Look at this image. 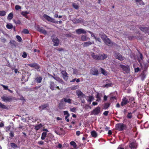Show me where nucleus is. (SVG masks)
I'll list each match as a JSON object with an SVG mask.
<instances>
[{
    "label": "nucleus",
    "instance_id": "473e14b6",
    "mask_svg": "<svg viewBox=\"0 0 149 149\" xmlns=\"http://www.w3.org/2000/svg\"><path fill=\"white\" fill-rule=\"evenodd\" d=\"M70 144L72 146H73V147L74 148H76L77 145L76 143H75V142H74V141H71L70 143Z\"/></svg>",
    "mask_w": 149,
    "mask_h": 149
},
{
    "label": "nucleus",
    "instance_id": "5701e85b",
    "mask_svg": "<svg viewBox=\"0 0 149 149\" xmlns=\"http://www.w3.org/2000/svg\"><path fill=\"white\" fill-rule=\"evenodd\" d=\"M42 78L41 77H37L36 78L35 80L37 83H40L41 82Z\"/></svg>",
    "mask_w": 149,
    "mask_h": 149
},
{
    "label": "nucleus",
    "instance_id": "79ce46f5",
    "mask_svg": "<svg viewBox=\"0 0 149 149\" xmlns=\"http://www.w3.org/2000/svg\"><path fill=\"white\" fill-rule=\"evenodd\" d=\"M132 113L131 112H129L128 113V114L127 116V117L129 119H130L132 117Z\"/></svg>",
    "mask_w": 149,
    "mask_h": 149
},
{
    "label": "nucleus",
    "instance_id": "774afa93",
    "mask_svg": "<svg viewBox=\"0 0 149 149\" xmlns=\"http://www.w3.org/2000/svg\"><path fill=\"white\" fill-rule=\"evenodd\" d=\"M38 143L40 145H43L44 144V142L43 141H41L38 142Z\"/></svg>",
    "mask_w": 149,
    "mask_h": 149
},
{
    "label": "nucleus",
    "instance_id": "c03bdc74",
    "mask_svg": "<svg viewBox=\"0 0 149 149\" xmlns=\"http://www.w3.org/2000/svg\"><path fill=\"white\" fill-rule=\"evenodd\" d=\"M10 136V138H13L14 136V132L13 131H11L10 133L9 134Z\"/></svg>",
    "mask_w": 149,
    "mask_h": 149
},
{
    "label": "nucleus",
    "instance_id": "f3484780",
    "mask_svg": "<svg viewBox=\"0 0 149 149\" xmlns=\"http://www.w3.org/2000/svg\"><path fill=\"white\" fill-rule=\"evenodd\" d=\"M49 106V104H44L40 106L39 107V109L40 111H42V110L45 109L46 108Z\"/></svg>",
    "mask_w": 149,
    "mask_h": 149
},
{
    "label": "nucleus",
    "instance_id": "f257e3e1",
    "mask_svg": "<svg viewBox=\"0 0 149 149\" xmlns=\"http://www.w3.org/2000/svg\"><path fill=\"white\" fill-rule=\"evenodd\" d=\"M91 56L94 59L96 60H103L107 57V56L105 54L100 55L98 56L95 55L94 53H92Z\"/></svg>",
    "mask_w": 149,
    "mask_h": 149
},
{
    "label": "nucleus",
    "instance_id": "6e6552de",
    "mask_svg": "<svg viewBox=\"0 0 149 149\" xmlns=\"http://www.w3.org/2000/svg\"><path fill=\"white\" fill-rule=\"evenodd\" d=\"M129 147L131 149L136 148L137 147V144L136 141H133L130 143Z\"/></svg>",
    "mask_w": 149,
    "mask_h": 149
},
{
    "label": "nucleus",
    "instance_id": "423d86ee",
    "mask_svg": "<svg viewBox=\"0 0 149 149\" xmlns=\"http://www.w3.org/2000/svg\"><path fill=\"white\" fill-rule=\"evenodd\" d=\"M49 88H50L52 91H53L54 90H56L55 88H56L58 90H60V88L59 86H56V85L54 82L53 81H51L50 82L49 84Z\"/></svg>",
    "mask_w": 149,
    "mask_h": 149
},
{
    "label": "nucleus",
    "instance_id": "b1692460",
    "mask_svg": "<svg viewBox=\"0 0 149 149\" xmlns=\"http://www.w3.org/2000/svg\"><path fill=\"white\" fill-rule=\"evenodd\" d=\"M91 134L92 136L94 138H96L97 136V133L94 130L91 131Z\"/></svg>",
    "mask_w": 149,
    "mask_h": 149
},
{
    "label": "nucleus",
    "instance_id": "6e6d98bb",
    "mask_svg": "<svg viewBox=\"0 0 149 149\" xmlns=\"http://www.w3.org/2000/svg\"><path fill=\"white\" fill-rule=\"evenodd\" d=\"M104 82L107 83V84L112 83L111 82V81H110L109 80L107 79H106V80H104Z\"/></svg>",
    "mask_w": 149,
    "mask_h": 149
},
{
    "label": "nucleus",
    "instance_id": "864d4df0",
    "mask_svg": "<svg viewBox=\"0 0 149 149\" xmlns=\"http://www.w3.org/2000/svg\"><path fill=\"white\" fill-rule=\"evenodd\" d=\"M4 88L5 90H7L8 89V87L7 86H5L3 85H1Z\"/></svg>",
    "mask_w": 149,
    "mask_h": 149
},
{
    "label": "nucleus",
    "instance_id": "2eb2a0df",
    "mask_svg": "<svg viewBox=\"0 0 149 149\" xmlns=\"http://www.w3.org/2000/svg\"><path fill=\"white\" fill-rule=\"evenodd\" d=\"M61 73L63 75V78L65 80L67 81L68 79V74L66 71L65 70L62 71Z\"/></svg>",
    "mask_w": 149,
    "mask_h": 149
},
{
    "label": "nucleus",
    "instance_id": "603ef678",
    "mask_svg": "<svg viewBox=\"0 0 149 149\" xmlns=\"http://www.w3.org/2000/svg\"><path fill=\"white\" fill-rule=\"evenodd\" d=\"M93 99V96H90L88 97V101L89 102H91Z\"/></svg>",
    "mask_w": 149,
    "mask_h": 149
},
{
    "label": "nucleus",
    "instance_id": "680f3d73",
    "mask_svg": "<svg viewBox=\"0 0 149 149\" xmlns=\"http://www.w3.org/2000/svg\"><path fill=\"white\" fill-rule=\"evenodd\" d=\"M1 41L5 43L6 42V40L5 38H1Z\"/></svg>",
    "mask_w": 149,
    "mask_h": 149
},
{
    "label": "nucleus",
    "instance_id": "4468645a",
    "mask_svg": "<svg viewBox=\"0 0 149 149\" xmlns=\"http://www.w3.org/2000/svg\"><path fill=\"white\" fill-rule=\"evenodd\" d=\"M120 67L123 69L125 73H127L129 72L130 70V69L129 67V66H120Z\"/></svg>",
    "mask_w": 149,
    "mask_h": 149
},
{
    "label": "nucleus",
    "instance_id": "412c9836",
    "mask_svg": "<svg viewBox=\"0 0 149 149\" xmlns=\"http://www.w3.org/2000/svg\"><path fill=\"white\" fill-rule=\"evenodd\" d=\"M143 60V56L140 53L139 57L138 58V60L139 62L140 63V65H142V62Z\"/></svg>",
    "mask_w": 149,
    "mask_h": 149
},
{
    "label": "nucleus",
    "instance_id": "a211bd4d",
    "mask_svg": "<svg viewBox=\"0 0 149 149\" xmlns=\"http://www.w3.org/2000/svg\"><path fill=\"white\" fill-rule=\"evenodd\" d=\"M140 29L141 31H143L145 33L149 34V28L141 27Z\"/></svg>",
    "mask_w": 149,
    "mask_h": 149
},
{
    "label": "nucleus",
    "instance_id": "4c0bfd02",
    "mask_svg": "<svg viewBox=\"0 0 149 149\" xmlns=\"http://www.w3.org/2000/svg\"><path fill=\"white\" fill-rule=\"evenodd\" d=\"M96 97L97 98V99L96 100V101H99L101 100V98L99 95V94L98 93H97L96 96Z\"/></svg>",
    "mask_w": 149,
    "mask_h": 149
},
{
    "label": "nucleus",
    "instance_id": "3c124183",
    "mask_svg": "<svg viewBox=\"0 0 149 149\" xmlns=\"http://www.w3.org/2000/svg\"><path fill=\"white\" fill-rule=\"evenodd\" d=\"M27 56V54L25 52H24L22 55V56L24 58H26Z\"/></svg>",
    "mask_w": 149,
    "mask_h": 149
},
{
    "label": "nucleus",
    "instance_id": "09e8293b",
    "mask_svg": "<svg viewBox=\"0 0 149 149\" xmlns=\"http://www.w3.org/2000/svg\"><path fill=\"white\" fill-rule=\"evenodd\" d=\"M63 113L64 115H66V116H69L70 115V114L68 113V111H64Z\"/></svg>",
    "mask_w": 149,
    "mask_h": 149
},
{
    "label": "nucleus",
    "instance_id": "ea45409f",
    "mask_svg": "<svg viewBox=\"0 0 149 149\" xmlns=\"http://www.w3.org/2000/svg\"><path fill=\"white\" fill-rule=\"evenodd\" d=\"M72 6L74 8L76 9H77L79 8V6L76 4L75 3H72Z\"/></svg>",
    "mask_w": 149,
    "mask_h": 149
},
{
    "label": "nucleus",
    "instance_id": "dca6fc26",
    "mask_svg": "<svg viewBox=\"0 0 149 149\" xmlns=\"http://www.w3.org/2000/svg\"><path fill=\"white\" fill-rule=\"evenodd\" d=\"M91 73L93 75H97L98 74V72L97 70L94 68L92 69Z\"/></svg>",
    "mask_w": 149,
    "mask_h": 149
},
{
    "label": "nucleus",
    "instance_id": "e433bc0d",
    "mask_svg": "<svg viewBox=\"0 0 149 149\" xmlns=\"http://www.w3.org/2000/svg\"><path fill=\"white\" fill-rule=\"evenodd\" d=\"M13 13H10L8 15L7 18L9 20H11L13 18Z\"/></svg>",
    "mask_w": 149,
    "mask_h": 149
},
{
    "label": "nucleus",
    "instance_id": "20e7f679",
    "mask_svg": "<svg viewBox=\"0 0 149 149\" xmlns=\"http://www.w3.org/2000/svg\"><path fill=\"white\" fill-rule=\"evenodd\" d=\"M43 17L47 21L52 22L54 23H58V21H55L54 19L52 18L46 14H44Z\"/></svg>",
    "mask_w": 149,
    "mask_h": 149
},
{
    "label": "nucleus",
    "instance_id": "49530a36",
    "mask_svg": "<svg viewBox=\"0 0 149 149\" xmlns=\"http://www.w3.org/2000/svg\"><path fill=\"white\" fill-rule=\"evenodd\" d=\"M17 38V40L19 42H21L22 39L21 37L17 35L16 36Z\"/></svg>",
    "mask_w": 149,
    "mask_h": 149
},
{
    "label": "nucleus",
    "instance_id": "39448f33",
    "mask_svg": "<svg viewBox=\"0 0 149 149\" xmlns=\"http://www.w3.org/2000/svg\"><path fill=\"white\" fill-rule=\"evenodd\" d=\"M101 108L99 107H97L94 109L91 112V115H98L100 112Z\"/></svg>",
    "mask_w": 149,
    "mask_h": 149
},
{
    "label": "nucleus",
    "instance_id": "1a4fd4ad",
    "mask_svg": "<svg viewBox=\"0 0 149 149\" xmlns=\"http://www.w3.org/2000/svg\"><path fill=\"white\" fill-rule=\"evenodd\" d=\"M52 41L54 43V46H57L58 45L59 41L58 39L56 37H53L52 38Z\"/></svg>",
    "mask_w": 149,
    "mask_h": 149
},
{
    "label": "nucleus",
    "instance_id": "a878e982",
    "mask_svg": "<svg viewBox=\"0 0 149 149\" xmlns=\"http://www.w3.org/2000/svg\"><path fill=\"white\" fill-rule=\"evenodd\" d=\"M61 100V102L59 103V104H58V107L59 109H62L64 107V105L63 103L62 102V100Z\"/></svg>",
    "mask_w": 149,
    "mask_h": 149
},
{
    "label": "nucleus",
    "instance_id": "c756f323",
    "mask_svg": "<svg viewBox=\"0 0 149 149\" xmlns=\"http://www.w3.org/2000/svg\"><path fill=\"white\" fill-rule=\"evenodd\" d=\"M110 104L109 103H106L104 104V108L105 109H107L110 106Z\"/></svg>",
    "mask_w": 149,
    "mask_h": 149
},
{
    "label": "nucleus",
    "instance_id": "f704fd0d",
    "mask_svg": "<svg viewBox=\"0 0 149 149\" xmlns=\"http://www.w3.org/2000/svg\"><path fill=\"white\" fill-rule=\"evenodd\" d=\"M112 83H107L106 84L104 85H103V87H106V88H108L109 87L111 86L112 85Z\"/></svg>",
    "mask_w": 149,
    "mask_h": 149
},
{
    "label": "nucleus",
    "instance_id": "9b49d317",
    "mask_svg": "<svg viewBox=\"0 0 149 149\" xmlns=\"http://www.w3.org/2000/svg\"><path fill=\"white\" fill-rule=\"evenodd\" d=\"M36 28L38 31L40 32V33L44 34H47L46 31L43 28L40 27L38 26H37L36 27Z\"/></svg>",
    "mask_w": 149,
    "mask_h": 149
},
{
    "label": "nucleus",
    "instance_id": "7c9ffc66",
    "mask_svg": "<svg viewBox=\"0 0 149 149\" xmlns=\"http://www.w3.org/2000/svg\"><path fill=\"white\" fill-rule=\"evenodd\" d=\"M28 14V13L27 11H22L21 13V14L24 16L26 18H28V17L27 15Z\"/></svg>",
    "mask_w": 149,
    "mask_h": 149
},
{
    "label": "nucleus",
    "instance_id": "052dcab7",
    "mask_svg": "<svg viewBox=\"0 0 149 149\" xmlns=\"http://www.w3.org/2000/svg\"><path fill=\"white\" fill-rule=\"evenodd\" d=\"M81 134L80 131H77L76 132V134L77 136H79Z\"/></svg>",
    "mask_w": 149,
    "mask_h": 149
},
{
    "label": "nucleus",
    "instance_id": "bf43d9fd",
    "mask_svg": "<svg viewBox=\"0 0 149 149\" xmlns=\"http://www.w3.org/2000/svg\"><path fill=\"white\" fill-rule=\"evenodd\" d=\"M14 22L16 24H19L21 23L20 21L19 20L16 21H14Z\"/></svg>",
    "mask_w": 149,
    "mask_h": 149
},
{
    "label": "nucleus",
    "instance_id": "a18cd8bd",
    "mask_svg": "<svg viewBox=\"0 0 149 149\" xmlns=\"http://www.w3.org/2000/svg\"><path fill=\"white\" fill-rule=\"evenodd\" d=\"M82 21V19L81 18H79L76 20L75 23H79L81 22Z\"/></svg>",
    "mask_w": 149,
    "mask_h": 149
},
{
    "label": "nucleus",
    "instance_id": "de8ad7c7",
    "mask_svg": "<svg viewBox=\"0 0 149 149\" xmlns=\"http://www.w3.org/2000/svg\"><path fill=\"white\" fill-rule=\"evenodd\" d=\"M23 33H24L28 34L29 33V31L27 29H24L22 31Z\"/></svg>",
    "mask_w": 149,
    "mask_h": 149
},
{
    "label": "nucleus",
    "instance_id": "c85d7f7f",
    "mask_svg": "<svg viewBox=\"0 0 149 149\" xmlns=\"http://www.w3.org/2000/svg\"><path fill=\"white\" fill-rule=\"evenodd\" d=\"M101 72V73L104 75L107 76V72L102 68H101L100 69Z\"/></svg>",
    "mask_w": 149,
    "mask_h": 149
},
{
    "label": "nucleus",
    "instance_id": "58836bf2",
    "mask_svg": "<svg viewBox=\"0 0 149 149\" xmlns=\"http://www.w3.org/2000/svg\"><path fill=\"white\" fill-rule=\"evenodd\" d=\"M6 14V12L4 11H0V16H3Z\"/></svg>",
    "mask_w": 149,
    "mask_h": 149
},
{
    "label": "nucleus",
    "instance_id": "7ed1b4c3",
    "mask_svg": "<svg viewBox=\"0 0 149 149\" xmlns=\"http://www.w3.org/2000/svg\"><path fill=\"white\" fill-rule=\"evenodd\" d=\"M126 126L123 123H119L116 124L115 127L116 130L119 131H122L124 130L126 127Z\"/></svg>",
    "mask_w": 149,
    "mask_h": 149
},
{
    "label": "nucleus",
    "instance_id": "bb28decb",
    "mask_svg": "<svg viewBox=\"0 0 149 149\" xmlns=\"http://www.w3.org/2000/svg\"><path fill=\"white\" fill-rule=\"evenodd\" d=\"M47 133L46 132H44L42 133L41 136V139L42 140L44 139L47 136Z\"/></svg>",
    "mask_w": 149,
    "mask_h": 149
},
{
    "label": "nucleus",
    "instance_id": "338daca9",
    "mask_svg": "<svg viewBox=\"0 0 149 149\" xmlns=\"http://www.w3.org/2000/svg\"><path fill=\"white\" fill-rule=\"evenodd\" d=\"M115 97H110V100H111L113 101L114 99H116Z\"/></svg>",
    "mask_w": 149,
    "mask_h": 149
},
{
    "label": "nucleus",
    "instance_id": "aec40b11",
    "mask_svg": "<svg viewBox=\"0 0 149 149\" xmlns=\"http://www.w3.org/2000/svg\"><path fill=\"white\" fill-rule=\"evenodd\" d=\"M106 44L108 45H111V42L110 39L107 38L105 40L103 41Z\"/></svg>",
    "mask_w": 149,
    "mask_h": 149
},
{
    "label": "nucleus",
    "instance_id": "6ab92c4d",
    "mask_svg": "<svg viewBox=\"0 0 149 149\" xmlns=\"http://www.w3.org/2000/svg\"><path fill=\"white\" fill-rule=\"evenodd\" d=\"M90 38L87 37L86 36L82 35L81 37V39L83 41H85L90 40Z\"/></svg>",
    "mask_w": 149,
    "mask_h": 149
},
{
    "label": "nucleus",
    "instance_id": "2f4dec72",
    "mask_svg": "<svg viewBox=\"0 0 149 149\" xmlns=\"http://www.w3.org/2000/svg\"><path fill=\"white\" fill-rule=\"evenodd\" d=\"M0 108L2 109H8V107L0 102Z\"/></svg>",
    "mask_w": 149,
    "mask_h": 149
},
{
    "label": "nucleus",
    "instance_id": "a19ab883",
    "mask_svg": "<svg viewBox=\"0 0 149 149\" xmlns=\"http://www.w3.org/2000/svg\"><path fill=\"white\" fill-rule=\"evenodd\" d=\"M6 27L9 29H10L13 28V26L11 24H7L6 26Z\"/></svg>",
    "mask_w": 149,
    "mask_h": 149
},
{
    "label": "nucleus",
    "instance_id": "0eeeda50",
    "mask_svg": "<svg viewBox=\"0 0 149 149\" xmlns=\"http://www.w3.org/2000/svg\"><path fill=\"white\" fill-rule=\"evenodd\" d=\"M129 101L128 100V97H124L122 99V102H121V105L122 107L126 104L127 103H129Z\"/></svg>",
    "mask_w": 149,
    "mask_h": 149
},
{
    "label": "nucleus",
    "instance_id": "393cba45",
    "mask_svg": "<svg viewBox=\"0 0 149 149\" xmlns=\"http://www.w3.org/2000/svg\"><path fill=\"white\" fill-rule=\"evenodd\" d=\"M76 93L77 96L79 97L80 96H84V95L80 90H77L76 91Z\"/></svg>",
    "mask_w": 149,
    "mask_h": 149
},
{
    "label": "nucleus",
    "instance_id": "37998d69",
    "mask_svg": "<svg viewBox=\"0 0 149 149\" xmlns=\"http://www.w3.org/2000/svg\"><path fill=\"white\" fill-rule=\"evenodd\" d=\"M11 128V126L9 125L5 127V130L6 132H8L9 131Z\"/></svg>",
    "mask_w": 149,
    "mask_h": 149
},
{
    "label": "nucleus",
    "instance_id": "ddd939ff",
    "mask_svg": "<svg viewBox=\"0 0 149 149\" xmlns=\"http://www.w3.org/2000/svg\"><path fill=\"white\" fill-rule=\"evenodd\" d=\"M76 33L78 34H80L82 33L85 34L86 33V31L83 29H76Z\"/></svg>",
    "mask_w": 149,
    "mask_h": 149
},
{
    "label": "nucleus",
    "instance_id": "f03ea898",
    "mask_svg": "<svg viewBox=\"0 0 149 149\" xmlns=\"http://www.w3.org/2000/svg\"><path fill=\"white\" fill-rule=\"evenodd\" d=\"M1 99L2 100L5 102H10L12 101L15 100L16 98L12 96H7L5 95H3L1 97Z\"/></svg>",
    "mask_w": 149,
    "mask_h": 149
},
{
    "label": "nucleus",
    "instance_id": "13d9d810",
    "mask_svg": "<svg viewBox=\"0 0 149 149\" xmlns=\"http://www.w3.org/2000/svg\"><path fill=\"white\" fill-rule=\"evenodd\" d=\"M139 70L140 69L139 68H135L134 69L135 72H138L139 71Z\"/></svg>",
    "mask_w": 149,
    "mask_h": 149
},
{
    "label": "nucleus",
    "instance_id": "cd10ccee",
    "mask_svg": "<svg viewBox=\"0 0 149 149\" xmlns=\"http://www.w3.org/2000/svg\"><path fill=\"white\" fill-rule=\"evenodd\" d=\"M42 127V125L41 123H40L39 125H36L35 127V129L36 130H38Z\"/></svg>",
    "mask_w": 149,
    "mask_h": 149
},
{
    "label": "nucleus",
    "instance_id": "9d476101",
    "mask_svg": "<svg viewBox=\"0 0 149 149\" xmlns=\"http://www.w3.org/2000/svg\"><path fill=\"white\" fill-rule=\"evenodd\" d=\"M94 44V42L93 41L90 42L88 41L87 42H84L82 44L84 47H86L88 46Z\"/></svg>",
    "mask_w": 149,
    "mask_h": 149
},
{
    "label": "nucleus",
    "instance_id": "4d7b16f0",
    "mask_svg": "<svg viewBox=\"0 0 149 149\" xmlns=\"http://www.w3.org/2000/svg\"><path fill=\"white\" fill-rule=\"evenodd\" d=\"M109 112V111H105L103 113V114L105 116H107Z\"/></svg>",
    "mask_w": 149,
    "mask_h": 149
},
{
    "label": "nucleus",
    "instance_id": "72a5a7b5",
    "mask_svg": "<svg viewBox=\"0 0 149 149\" xmlns=\"http://www.w3.org/2000/svg\"><path fill=\"white\" fill-rule=\"evenodd\" d=\"M63 100L65 102H68L69 104H71V100L70 99H67L66 98H64L63 99Z\"/></svg>",
    "mask_w": 149,
    "mask_h": 149
},
{
    "label": "nucleus",
    "instance_id": "8fccbe9b",
    "mask_svg": "<svg viewBox=\"0 0 149 149\" xmlns=\"http://www.w3.org/2000/svg\"><path fill=\"white\" fill-rule=\"evenodd\" d=\"M15 8V9L16 10H18L21 9V7L18 5H16Z\"/></svg>",
    "mask_w": 149,
    "mask_h": 149
},
{
    "label": "nucleus",
    "instance_id": "e2e57ef3",
    "mask_svg": "<svg viewBox=\"0 0 149 149\" xmlns=\"http://www.w3.org/2000/svg\"><path fill=\"white\" fill-rule=\"evenodd\" d=\"M12 70H14V72L16 73H17V72H19L18 71V70L17 69H13Z\"/></svg>",
    "mask_w": 149,
    "mask_h": 149
},
{
    "label": "nucleus",
    "instance_id": "c9c22d12",
    "mask_svg": "<svg viewBox=\"0 0 149 149\" xmlns=\"http://www.w3.org/2000/svg\"><path fill=\"white\" fill-rule=\"evenodd\" d=\"M10 145L12 148H15L18 147L17 145L13 143H11Z\"/></svg>",
    "mask_w": 149,
    "mask_h": 149
},
{
    "label": "nucleus",
    "instance_id": "69168bd1",
    "mask_svg": "<svg viewBox=\"0 0 149 149\" xmlns=\"http://www.w3.org/2000/svg\"><path fill=\"white\" fill-rule=\"evenodd\" d=\"M57 147L59 148H61L62 147V145L60 143H59L58 146H57Z\"/></svg>",
    "mask_w": 149,
    "mask_h": 149
},
{
    "label": "nucleus",
    "instance_id": "4be33fe9",
    "mask_svg": "<svg viewBox=\"0 0 149 149\" xmlns=\"http://www.w3.org/2000/svg\"><path fill=\"white\" fill-rule=\"evenodd\" d=\"M99 36L102 39L103 41L105 40L107 37V36L104 33H101L99 34Z\"/></svg>",
    "mask_w": 149,
    "mask_h": 149
},
{
    "label": "nucleus",
    "instance_id": "f8f14e48",
    "mask_svg": "<svg viewBox=\"0 0 149 149\" xmlns=\"http://www.w3.org/2000/svg\"><path fill=\"white\" fill-rule=\"evenodd\" d=\"M114 56L117 59H118L122 61L125 59V58L122 56L119 53H116Z\"/></svg>",
    "mask_w": 149,
    "mask_h": 149
},
{
    "label": "nucleus",
    "instance_id": "0e129e2a",
    "mask_svg": "<svg viewBox=\"0 0 149 149\" xmlns=\"http://www.w3.org/2000/svg\"><path fill=\"white\" fill-rule=\"evenodd\" d=\"M76 108H73L70 109V111L73 112H75Z\"/></svg>",
    "mask_w": 149,
    "mask_h": 149
},
{
    "label": "nucleus",
    "instance_id": "5fc2aeb1",
    "mask_svg": "<svg viewBox=\"0 0 149 149\" xmlns=\"http://www.w3.org/2000/svg\"><path fill=\"white\" fill-rule=\"evenodd\" d=\"M128 97L129 98H128V100L129 101H131V102H132V101H133L134 100V98L131 97Z\"/></svg>",
    "mask_w": 149,
    "mask_h": 149
}]
</instances>
